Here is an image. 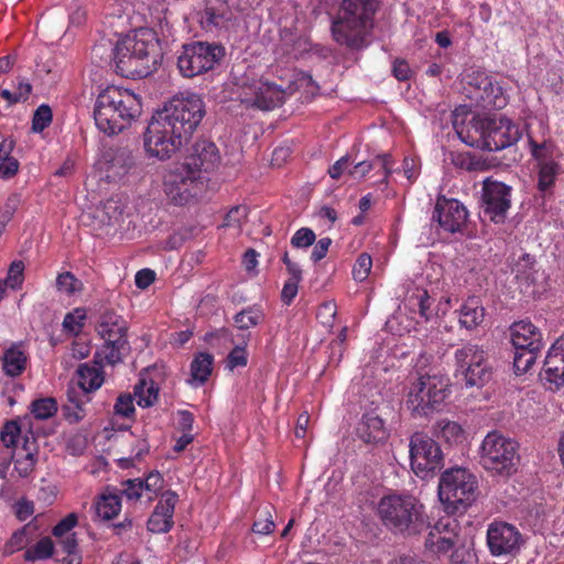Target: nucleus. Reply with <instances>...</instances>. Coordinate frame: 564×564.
I'll return each instance as SVG.
<instances>
[{"label":"nucleus","mask_w":564,"mask_h":564,"mask_svg":"<svg viewBox=\"0 0 564 564\" xmlns=\"http://www.w3.org/2000/svg\"><path fill=\"white\" fill-rule=\"evenodd\" d=\"M115 413L129 417L134 413L133 398L131 394L119 395L115 404Z\"/></svg>","instance_id":"obj_61"},{"label":"nucleus","mask_w":564,"mask_h":564,"mask_svg":"<svg viewBox=\"0 0 564 564\" xmlns=\"http://www.w3.org/2000/svg\"><path fill=\"white\" fill-rule=\"evenodd\" d=\"M410 303L413 307H417L419 308V313L420 315L427 319L429 318V311H430V306H431V297L430 295L427 294V292L425 290H419L416 292V294H414L411 299H410Z\"/></svg>","instance_id":"obj_59"},{"label":"nucleus","mask_w":564,"mask_h":564,"mask_svg":"<svg viewBox=\"0 0 564 564\" xmlns=\"http://www.w3.org/2000/svg\"><path fill=\"white\" fill-rule=\"evenodd\" d=\"M25 544H26L25 529L18 530L11 535V538L4 544V553L13 554L14 552L23 549Z\"/></svg>","instance_id":"obj_60"},{"label":"nucleus","mask_w":564,"mask_h":564,"mask_svg":"<svg viewBox=\"0 0 564 564\" xmlns=\"http://www.w3.org/2000/svg\"><path fill=\"white\" fill-rule=\"evenodd\" d=\"M205 176H196L181 164L170 169L163 176V191L175 205H185L205 188Z\"/></svg>","instance_id":"obj_14"},{"label":"nucleus","mask_w":564,"mask_h":564,"mask_svg":"<svg viewBox=\"0 0 564 564\" xmlns=\"http://www.w3.org/2000/svg\"><path fill=\"white\" fill-rule=\"evenodd\" d=\"M86 317V310L77 307L66 314L63 321V327L66 332L73 335H78L84 327Z\"/></svg>","instance_id":"obj_46"},{"label":"nucleus","mask_w":564,"mask_h":564,"mask_svg":"<svg viewBox=\"0 0 564 564\" xmlns=\"http://www.w3.org/2000/svg\"><path fill=\"white\" fill-rule=\"evenodd\" d=\"M475 80V98L480 100L484 107L501 109L507 105L508 97L497 80L486 74H478Z\"/></svg>","instance_id":"obj_26"},{"label":"nucleus","mask_w":564,"mask_h":564,"mask_svg":"<svg viewBox=\"0 0 564 564\" xmlns=\"http://www.w3.org/2000/svg\"><path fill=\"white\" fill-rule=\"evenodd\" d=\"M101 170L110 181H119L126 176L134 165V159L128 151L109 153L100 162Z\"/></svg>","instance_id":"obj_28"},{"label":"nucleus","mask_w":564,"mask_h":564,"mask_svg":"<svg viewBox=\"0 0 564 564\" xmlns=\"http://www.w3.org/2000/svg\"><path fill=\"white\" fill-rule=\"evenodd\" d=\"M189 139L156 111L144 132V149L150 158L165 161L170 160Z\"/></svg>","instance_id":"obj_9"},{"label":"nucleus","mask_w":564,"mask_h":564,"mask_svg":"<svg viewBox=\"0 0 564 564\" xmlns=\"http://www.w3.org/2000/svg\"><path fill=\"white\" fill-rule=\"evenodd\" d=\"M57 411L56 401L53 398H43L32 402L31 413L35 419L46 420Z\"/></svg>","instance_id":"obj_47"},{"label":"nucleus","mask_w":564,"mask_h":564,"mask_svg":"<svg viewBox=\"0 0 564 564\" xmlns=\"http://www.w3.org/2000/svg\"><path fill=\"white\" fill-rule=\"evenodd\" d=\"M224 22V15L215 12L213 8H207L202 18V24L208 30H212L213 28H221Z\"/></svg>","instance_id":"obj_63"},{"label":"nucleus","mask_w":564,"mask_h":564,"mask_svg":"<svg viewBox=\"0 0 564 564\" xmlns=\"http://www.w3.org/2000/svg\"><path fill=\"white\" fill-rule=\"evenodd\" d=\"M518 443L498 431L489 432L481 442L480 464L486 470L510 476L519 463Z\"/></svg>","instance_id":"obj_7"},{"label":"nucleus","mask_w":564,"mask_h":564,"mask_svg":"<svg viewBox=\"0 0 564 564\" xmlns=\"http://www.w3.org/2000/svg\"><path fill=\"white\" fill-rule=\"evenodd\" d=\"M477 479L465 468L445 470L438 484V497L447 512L465 510L476 498Z\"/></svg>","instance_id":"obj_8"},{"label":"nucleus","mask_w":564,"mask_h":564,"mask_svg":"<svg viewBox=\"0 0 564 564\" xmlns=\"http://www.w3.org/2000/svg\"><path fill=\"white\" fill-rule=\"evenodd\" d=\"M14 142L11 139H3L0 143V177L8 180L19 171V162L11 155Z\"/></svg>","instance_id":"obj_36"},{"label":"nucleus","mask_w":564,"mask_h":564,"mask_svg":"<svg viewBox=\"0 0 564 564\" xmlns=\"http://www.w3.org/2000/svg\"><path fill=\"white\" fill-rule=\"evenodd\" d=\"M247 341L236 346L227 357V368L234 370L237 367H245L248 362V354L246 351Z\"/></svg>","instance_id":"obj_54"},{"label":"nucleus","mask_w":564,"mask_h":564,"mask_svg":"<svg viewBox=\"0 0 564 564\" xmlns=\"http://www.w3.org/2000/svg\"><path fill=\"white\" fill-rule=\"evenodd\" d=\"M274 529V522L269 510L259 512L257 520L253 522L252 531L257 534H269Z\"/></svg>","instance_id":"obj_57"},{"label":"nucleus","mask_w":564,"mask_h":564,"mask_svg":"<svg viewBox=\"0 0 564 564\" xmlns=\"http://www.w3.org/2000/svg\"><path fill=\"white\" fill-rule=\"evenodd\" d=\"M141 115V101L129 89L107 86L95 101L94 119L98 130L113 135L128 128Z\"/></svg>","instance_id":"obj_1"},{"label":"nucleus","mask_w":564,"mask_h":564,"mask_svg":"<svg viewBox=\"0 0 564 564\" xmlns=\"http://www.w3.org/2000/svg\"><path fill=\"white\" fill-rule=\"evenodd\" d=\"M96 329L105 343L96 351L95 358L107 365L120 362L129 351L126 321L115 312H105Z\"/></svg>","instance_id":"obj_12"},{"label":"nucleus","mask_w":564,"mask_h":564,"mask_svg":"<svg viewBox=\"0 0 564 564\" xmlns=\"http://www.w3.org/2000/svg\"><path fill=\"white\" fill-rule=\"evenodd\" d=\"M56 286L59 292L72 295L80 290V281L70 272L61 273L56 279Z\"/></svg>","instance_id":"obj_48"},{"label":"nucleus","mask_w":564,"mask_h":564,"mask_svg":"<svg viewBox=\"0 0 564 564\" xmlns=\"http://www.w3.org/2000/svg\"><path fill=\"white\" fill-rule=\"evenodd\" d=\"M485 308L475 297L468 299L460 308L459 323L467 329H474L484 322Z\"/></svg>","instance_id":"obj_34"},{"label":"nucleus","mask_w":564,"mask_h":564,"mask_svg":"<svg viewBox=\"0 0 564 564\" xmlns=\"http://www.w3.org/2000/svg\"><path fill=\"white\" fill-rule=\"evenodd\" d=\"M54 551V544L50 538L41 539L33 547L26 550L24 558L26 561H37L50 558Z\"/></svg>","instance_id":"obj_45"},{"label":"nucleus","mask_w":564,"mask_h":564,"mask_svg":"<svg viewBox=\"0 0 564 564\" xmlns=\"http://www.w3.org/2000/svg\"><path fill=\"white\" fill-rule=\"evenodd\" d=\"M24 264L22 261H13L9 268L8 275L3 280L9 288L18 290L23 283Z\"/></svg>","instance_id":"obj_53"},{"label":"nucleus","mask_w":564,"mask_h":564,"mask_svg":"<svg viewBox=\"0 0 564 564\" xmlns=\"http://www.w3.org/2000/svg\"><path fill=\"white\" fill-rule=\"evenodd\" d=\"M378 0H343L332 23L334 40L349 48H360L373 26Z\"/></svg>","instance_id":"obj_3"},{"label":"nucleus","mask_w":564,"mask_h":564,"mask_svg":"<svg viewBox=\"0 0 564 564\" xmlns=\"http://www.w3.org/2000/svg\"><path fill=\"white\" fill-rule=\"evenodd\" d=\"M25 435L31 437L33 433L31 431L23 432L18 421H8L0 432L1 442L8 448L18 447L20 443L23 445ZM30 440L32 441V438Z\"/></svg>","instance_id":"obj_40"},{"label":"nucleus","mask_w":564,"mask_h":564,"mask_svg":"<svg viewBox=\"0 0 564 564\" xmlns=\"http://www.w3.org/2000/svg\"><path fill=\"white\" fill-rule=\"evenodd\" d=\"M474 557L475 554L465 546L454 549L451 554V561L453 564H471Z\"/></svg>","instance_id":"obj_64"},{"label":"nucleus","mask_w":564,"mask_h":564,"mask_svg":"<svg viewBox=\"0 0 564 564\" xmlns=\"http://www.w3.org/2000/svg\"><path fill=\"white\" fill-rule=\"evenodd\" d=\"M541 378L551 390L564 386V338H558L549 349Z\"/></svg>","instance_id":"obj_24"},{"label":"nucleus","mask_w":564,"mask_h":564,"mask_svg":"<svg viewBox=\"0 0 564 564\" xmlns=\"http://www.w3.org/2000/svg\"><path fill=\"white\" fill-rule=\"evenodd\" d=\"M488 118L476 117L471 113L463 115L456 109L453 113V127L459 140L465 144L485 149Z\"/></svg>","instance_id":"obj_20"},{"label":"nucleus","mask_w":564,"mask_h":564,"mask_svg":"<svg viewBox=\"0 0 564 564\" xmlns=\"http://www.w3.org/2000/svg\"><path fill=\"white\" fill-rule=\"evenodd\" d=\"M487 544L494 556H512L520 551L522 535L509 523L494 522L487 530Z\"/></svg>","instance_id":"obj_19"},{"label":"nucleus","mask_w":564,"mask_h":564,"mask_svg":"<svg viewBox=\"0 0 564 564\" xmlns=\"http://www.w3.org/2000/svg\"><path fill=\"white\" fill-rule=\"evenodd\" d=\"M225 56V47L217 43L193 42L183 46L177 57L180 73L192 78L214 69Z\"/></svg>","instance_id":"obj_13"},{"label":"nucleus","mask_w":564,"mask_h":564,"mask_svg":"<svg viewBox=\"0 0 564 564\" xmlns=\"http://www.w3.org/2000/svg\"><path fill=\"white\" fill-rule=\"evenodd\" d=\"M305 41L301 37H297L291 31L284 30L281 33V41L275 51V54L281 56H289L292 58H296L300 53L303 51V46Z\"/></svg>","instance_id":"obj_41"},{"label":"nucleus","mask_w":564,"mask_h":564,"mask_svg":"<svg viewBox=\"0 0 564 564\" xmlns=\"http://www.w3.org/2000/svg\"><path fill=\"white\" fill-rule=\"evenodd\" d=\"M1 360L4 373L14 378L25 370L28 356L21 345L13 344L3 352Z\"/></svg>","instance_id":"obj_33"},{"label":"nucleus","mask_w":564,"mask_h":564,"mask_svg":"<svg viewBox=\"0 0 564 564\" xmlns=\"http://www.w3.org/2000/svg\"><path fill=\"white\" fill-rule=\"evenodd\" d=\"M436 427L438 435L449 444H457L464 438V431L456 422L442 419L437 421Z\"/></svg>","instance_id":"obj_43"},{"label":"nucleus","mask_w":564,"mask_h":564,"mask_svg":"<svg viewBox=\"0 0 564 564\" xmlns=\"http://www.w3.org/2000/svg\"><path fill=\"white\" fill-rule=\"evenodd\" d=\"M32 441L28 435L24 436L23 447L15 454L13 460L12 475H17L19 478L29 477L36 464L37 446L35 444L34 435H31Z\"/></svg>","instance_id":"obj_29"},{"label":"nucleus","mask_w":564,"mask_h":564,"mask_svg":"<svg viewBox=\"0 0 564 564\" xmlns=\"http://www.w3.org/2000/svg\"><path fill=\"white\" fill-rule=\"evenodd\" d=\"M467 215L465 206L459 200L440 196L436 200L433 219H436L445 231L456 232L465 225Z\"/></svg>","instance_id":"obj_23"},{"label":"nucleus","mask_w":564,"mask_h":564,"mask_svg":"<svg viewBox=\"0 0 564 564\" xmlns=\"http://www.w3.org/2000/svg\"><path fill=\"white\" fill-rule=\"evenodd\" d=\"M449 394V379L441 373L420 376L409 387L405 406L414 417H427L442 410Z\"/></svg>","instance_id":"obj_5"},{"label":"nucleus","mask_w":564,"mask_h":564,"mask_svg":"<svg viewBox=\"0 0 564 564\" xmlns=\"http://www.w3.org/2000/svg\"><path fill=\"white\" fill-rule=\"evenodd\" d=\"M78 521L76 513H69L62 519L54 528L53 535L57 539L74 534L73 529L76 527Z\"/></svg>","instance_id":"obj_56"},{"label":"nucleus","mask_w":564,"mask_h":564,"mask_svg":"<svg viewBox=\"0 0 564 564\" xmlns=\"http://www.w3.org/2000/svg\"><path fill=\"white\" fill-rule=\"evenodd\" d=\"M123 495L128 500L137 501L145 497V489L143 488V479H128L123 482Z\"/></svg>","instance_id":"obj_55"},{"label":"nucleus","mask_w":564,"mask_h":564,"mask_svg":"<svg viewBox=\"0 0 564 564\" xmlns=\"http://www.w3.org/2000/svg\"><path fill=\"white\" fill-rule=\"evenodd\" d=\"M357 433L365 443H379L388 437L382 419L373 413L362 416Z\"/></svg>","instance_id":"obj_31"},{"label":"nucleus","mask_w":564,"mask_h":564,"mask_svg":"<svg viewBox=\"0 0 564 564\" xmlns=\"http://www.w3.org/2000/svg\"><path fill=\"white\" fill-rule=\"evenodd\" d=\"M147 501H152L163 488V477L158 471L150 473L143 480Z\"/></svg>","instance_id":"obj_49"},{"label":"nucleus","mask_w":564,"mask_h":564,"mask_svg":"<svg viewBox=\"0 0 564 564\" xmlns=\"http://www.w3.org/2000/svg\"><path fill=\"white\" fill-rule=\"evenodd\" d=\"M531 155L535 161L538 173V189L546 193L555 185L556 178L563 173L560 162L561 152L553 142L538 143L529 140Z\"/></svg>","instance_id":"obj_15"},{"label":"nucleus","mask_w":564,"mask_h":564,"mask_svg":"<svg viewBox=\"0 0 564 564\" xmlns=\"http://www.w3.org/2000/svg\"><path fill=\"white\" fill-rule=\"evenodd\" d=\"M158 112L192 138L205 115V105L199 95L185 91L173 96Z\"/></svg>","instance_id":"obj_11"},{"label":"nucleus","mask_w":564,"mask_h":564,"mask_svg":"<svg viewBox=\"0 0 564 564\" xmlns=\"http://www.w3.org/2000/svg\"><path fill=\"white\" fill-rule=\"evenodd\" d=\"M95 365L83 364L77 369L78 384L85 392L98 390L104 383V372L100 361L94 357Z\"/></svg>","instance_id":"obj_32"},{"label":"nucleus","mask_w":564,"mask_h":564,"mask_svg":"<svg viewBox=\"0 0 564 564\" xmlns=\"http://www.w3.org/2000/svg\"><path fill=\"white\" fill-rule=\"evenodd\" d=\"M512 270L519 284L525 286L527 289L534 286L541 280H543V272L536 268L535 260L528 253H523L516 261ZM525 292L535 294L536 291L533 289L531 291L525 290Z\"/></svg>","instance_id":"obj_30"},{"label":"nucleus","mask_w":564,"mask_h":564,"mask_svg":"<svg viewBox=\"0 0 564 564\" xmlns=\"http://www.w3.org/2000/svg\"><path fill=\"white\" fill-rule=\"evenodd\" d=\"M315 232L307 227H303L294 232L291 238V245L294 248L304 249L311 247L315 242Z\"/></svg>","instance_id":"obj_52"},{"label":"nucleus","mask_w":564,"mask_h":564,"mask_svg":"<svg viewBox=\"0 0 564 564\" xmlns=\"http://www.w3.org/2000/svg\"><path fill=\"white\" fill-rule=\"evenodd\" d=\"M510 337L514 349L541 351L544 347L541 330L530 321H519L510 326Z\"/></svg>","instance_id":"obj_27"},{"label":"nucleus","mask_w":564,"mask_h":564,"mask_svg":"<svg viewBox=\"0 0 564 564\" xmlns=\"http://www.w3.org/2000/svg\"><path fill=\"white\" fill-rule=\"evenodd\" d=\"M52 109L47 105L37 107L32 119V129L35 132H42L52 122Z\"/></svg>","instance_id":"obj_51"},{"label":"nucleus","mask_w":564,"mask_h":564,"mask_svg":"<svg viewBox=\"0 0 564 564\" xmlns=\"http://www.w3.org/2000/svg\"><path fill=\"white\" fill-rule=\"evenodd\" d=\"M264 313L259 306H249L234 316V323L240 330L253 328L264 321Z\"/></svg>","instance_id":"obj_39"},{"label":"nucleus","mask_w":564,"mask_h":564,"mask_svg":"<svg viewBox=\"0 0 564 564\" xmlns=\"http://www.w3.org/2000/svg\"><path fill=\"white\" fill-rule=\"evenodd\" d=\"M521 138L518 124L506 117L488 118L485 149L499 151L511 147Z\"/></svg>","instance_id":"obj_22"},{"label":"nucleus","mask_w":564,"mask_h":564,"mask_svg":"<svg viewBox=\"0 0 564 564\" xmlns=\"http://www.w3.org/2000/svg\"><path fill=\"white\" fill-rule=\"evenodd\" d=\"M336 316V304L334 302L323 303L317 312V318L325 326H333Z\"/></svg>","instance_id":"obj_62"},{"label":"nucleus","mask_w":564,"mask_h":564,"mask_svg":"<svg viewBox=\"0 0 564 564\" xmlns=\"http://www.w3.org/2000/svg\"><path fill=\"white\" fill-rule=\"evenodd\" d=\"M116 67L127 78L150 75L159 62L155 34L149 29H139L121 39L113 48Z\"/></svg>","instance_id":"obj_2"},{"label":"nucleus","mask_w":564,"mask_h":564,"mask_svg":"<svg viewBox=\"0 0 564 564\" xmlns=\"http://www.w3.org/2000/svg\"><path fill=\"white\" fill-rule=\"evenodd\" d=\"M96 514L101 520H111L118 516L121 510V501L116 494H104L99 497L95 506Z\"/></svg>","instance_id":"obj_38"},{"label":"nucleus","mask_w":564,"mask_h":564,"mask_svg":"<svg viewBox=\"0 0 564 564\" xmlns=\"http://www.w3.org/2000/svg\"><path fill=\"white\" fill-rule=\"evenodd\" d=\"M484 215L496 224L503 223L511 207V187L487 178L482 186Z\"/></svg>","instance_id":"obj_18"},{"label":"nucleus","mask_w":564,"mask_h":564,"mask_svg":"<svg viewBox=\"0 0 564 564\" xmlns=\"http://www.w3.org/2000/svg\"><path fill=\"white\" fill-rule=\"evenodd\" d=\"M378 516L392 532L419 534L426 527L423 506L411 495H387L378 503Z\"/></svg>","instance_id":"obj_4"},{"label":"nucleus","mask_w":564,"mask_h":564,"mask_svg":"<svg viewBox=\"0 0 564 564\" xmlns=\"http://www.w3.org/2000/svg\"><path fill=\"white\" fill-rule=\"evenodd\" d=\"M220 164V154L216 144L208 140L195 142L191 152L181 164L196 176H204L218 169Z\"/></svg>","instance_id":"obj_21"},{"label":"nucleus","mask_w":564,"mask_h":564,"mask_svg":"<svg viewBox=\"0 0 564 564\" xmlns=\"http://www.w3.org/2000/svg\"><path fill=\"white\" fill-rule=\"evenodd\" d=\"M137 404L141 408H150L155 404L159 398V387L148 378H140L133 391Z\"/></svg>","instance_id":"obj_35"},{"label":"nucleus","mask_w":564,"mask_h":564,"mask_svg":"<svg viewBox=\"0 0 564 564\" xmlns=\"http://www.w3.org/2000/svg\"><path fill=\"white\" fill-rule=\"evenodd\" d=\"M281 84L271 83L259 78L243 85L242 102L254 106L261 110H271L281 106L286 96L297 88V82L306 79L303 73L289 69L279 76Z\"/></svg>","instance_id":"obj_6"},{"label":"nucleus","mask_w":564,"mask_h":564,"mask_svg":"<svg viewBox=\"0 0 564 564\" xmlns=\"http://www.w3.org/2000/svg\"><path fill=\"white\" fill-rule=\"evenodd\" d=\"M178 496L172 490L162 494L154 511L148 520V529L153 533L169 532L173 527V514Z\"/></svg>","instance_id":"obj_25"},{"label":"nucleus","mask_w":564,"mask_h":564,"mask_svg":"<svg viewBox=\"0 0 564 564\" xmlns=\"http://www.w3.org/2000/svg\"><path fill=\"white\" fill-rule=\"evenodd\" d=\"M540 351H531L530 349H514L513 368L517 375L528 372L534 365Z\"/></svg>","instance_id":"obj_44"},{"label":"nucleus","mask_w":564,"mask_h":564,"mask_svg":"<svg viewBox=\"0 0 564 564\" xmlns=\"http://www.w3.org/2000/svg\"><path fill=\"white\" fill-rule=\"evenodd\" d=\"M372 268V259L368 253H361L357 258L354 268L352 276L357 282H364L369 276Z\"/></svg>","instance_id":"obj_50"},{"label":"nucleus","mask_w":564,"mask_h":564,"mask_svg":"<svg viewBox=\"0 0 564 564\" xmlns=\"http://www.w3.org/2000/svg\"><path fill=\"white\" fill-rule=\"evenodd\" d=\"M376 165H380L384 172V178L391 174L392 161L389 155L378 156L373 162L362 161L357 163L350 171L349 174L354 178L365 177Z\"/></svg>","instance_id":"obj_42"},{"label":"nucleus","mask_w":564,"mask_h":564,"mask_svg":"<svg viewBox=\"0 0 564 564\" xmlns=\"http://www.w3.org/2000/svg\"><path fill=\"white\" fill-rule=\"evenodd\" d=\"M246 218H247V207L246 206H235L227 213L225 220H224V226L239 229Z\"/></svg>","instance_id":"obj_58"},{"label":"nucleus","mask_w":564,"mask_h":564,"mask_svg":"<svg viewBox=\"0 0 564 564\" xmlns=\"http://www.w3.org/2000/svg\"><path fill=\"white\" fill-rule=\"evenodd\" d=\"M455 377L466 387L481 388L492 377V369L488 361V354L482 346L466 344L454 352Z\"/></svg>","instance_id":"obj_10"},{"label":"nucleus","mask_w":564,"mask_h":564,"mask_svg":"<svg viewBox=\"0 0 564 564\" xmlns=\"http://www.w3.org/2000/svg\"><path fill=\"white\" fill-rule=\"evenodd\" d=\"M459 529V523L455 518L451 516L442 517L430 529L424 542L425 551L438 558L447 555L457 542Z\"/></svg>","instance_id":"obj_17"},{"label":"nucleus","mask_w":564,"mask_h":564,"mask_svg":"<svg viewBox=\"0 0 564 564\" xmlns=\"http://www.w3.org/2000/svg\"><path fill=\"white\" fill-rule=\"evenodd\" d=\"M410 463L414 474L426 478L443 466L440 445L429 435L415 433L410 438Z\"/></svg>","instance_id":"obj_16"},{"label":"nucleus","mask_w":564,"mask_h":564,"mask_svg":"<svg viewBox=\"0 0 564 564\" xmlns=\"http://www.w3.org/2000/svg\"><path fill=\"white\" fill-rule=\"evenodd\" d=\"M213 357L209 354H198L191 364V384H203L212 373Z\"/></svg>","instance_id":"obj_37"}]
</instances>
